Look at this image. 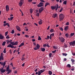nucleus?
I'll return each instance as SVG.
<instances>
[{"label": "nucleus", "instance_id": "nucleus-52", "mask_svg": "<svg viewBox=\"0 0 75 75\" xmlns=\"http://www.w3.org/2000/svg\"><path fill=\"white\" fill-rule=\"evenodd\" d=\"M33 45H34V46H36V44H35V42H33Z\"/></svg>", "mask_w": 75, "mask_h": 75}, {"label": "nucleus", "instance_id": "nucleus-50", "mask_svg": "<svg viewBox=\"0 0 75 75\" xmlns=\"http://www.w3.org/2000/svg\"><path fill=\"white\" fill-rule=\"evenodd\" d=\"M65 36L66 37H68V34L67 33L66 34H65Z\"/></svg>", "mask_w": 75, "mask_h": 75}, {"label": "nucleus", "instance_id": "nucleus-34", "mask_svg": "<svg viewBox=\"0 0 75 75\" xmlns=\"http://www.w3.org/2000/svg\"><path fill=\"white\" fill-rule=\"evenodd\" d=\"M54 48V49H57V46H53Z\"/></svg>", "mask_w": 75, "mask_h": 75}, {"label": "nucleus", "instance_id": "nucleus-28", "mask_svg": "<svg viewBox=\"0 0 75 75\" xmlns=\"http://www.w3.org/2000/svg\"><path fill=\"white\" fill-rule=\"evenodd\" d=\"M6 42H4L2 43L3 46H4L6 44Z\"/></svg>", "mask_w": 75, "mask_h": 75}, {"label": "nucleus", "instance_id": "nucleus-36", "mask_svg": "<svg viewBox=\"0 0 75 75\" xmlns=\"http://www.w3.org/2000/svg\"><path fill=\"white\" fill-rule=\"evenodd\" d=\"M71 61L72 62H75V60H74L73 59H71Z\"/></svg>", "mask_w": 75, "mask_h": 75}, {"label": "nucleus", "instance_id": "nucleus-45", "mask_svg": "<svg viewBox=\"0 0 75 75\" xmlns=\"http://www.w3.org/2000/svg\"><path fill=\"white\" fill-rule=\"evenodd\" d=\"M74 34H75V33H71V35L72 36H73V35H74Z\"/></svg>", "mask_w": 75, "mask_h": 75}, {"label": "nucleus", "instance_id": "nucleus-54", "mask_svg": "<svg viewBox=\"0 0 75 75\" xmlns=\"http://www.w3.org/2000/svg\"><path fill=\"white\" fill-rule=\"evenodd\" d=\"M39 13H38L36 14V16H38V17L39 16Z\"/></svg>", "mask_w": 75, "mask_h": 75}, {"label": "nucleus", "instance_id": "nucleus-42", "mask_svg": "<svg viewBox=\"0 0 75 75\" xmlns=\"http://www.w3.org/2000/svg\"><path fill=\"white\" fill-rule=\"evenodd\" d=\"M13 17H11L10 18V21H11V20H13Z\"/></svg>", "mask_w": 75, "mask_h": 75}, {"label": "nucleus", "instance_id": "nucleus-33", "mask_svg": "<svg viewBox=\"0 0 75 75\" xmlns=\"http://www.w3.org/2000/svg\"><path fill=\"white\" fill-rule=\"evenodd\" d=\"M62 54L63 55H64V56H67V53H63Z\"/></svg>", "mask_w": 75, "mask_h": 75}, {"label": "nucleus", "instance_id": "nucleus-37", "mask_svg": "<svg viewBox=\"0 0 75 75\" xmlns=\"http://www.w3.org/2000/svg\"><path fill=\"white\" fill-rule=\"evenodd\" d=\"M15 32L14 31V30H12L11 31V33L12 34H14V33Z\"/></svg>", "mask_w": 75, "mask_h": 75}, {"label": "nucleus", "instance_id": "nucleus-4", "mask_svg": "<svg viewBox=\"0 0 75 75\" xmlns=\"http://www.w3.org/2000/svg\"><path fill=\"white\" fill-rule=\"evenodd\" d=\"M40 48V45L38 44H37L36 47H35L34 48V50H39Z\"/></svg>", "mask_w": 75, "mask_h": 75}, {"label": "nucleus", "instance_id": "nucleus-19", "mask_svg": "<svg viewBox=\"0 0 75 75\" xmlns=\"http://www.w3.org/2000/svg\"><path fill=\"white\" fill-rule=\"evenodd\" d=\"M57 13L53 14L52 15V17H53V18H55V17H57Z\"/></svg>", "mask_w": 75, "mask_h": 75}, {"label": "nucleus", "instance_id": "nucleus-49", "mask_svg": "<svg viewBox=\"0 0 75 75\" xmlns=\"http://www.w3.org/2000/svg\"><path fill=\"white\" fill-rule=\"evenodd\" d=\"M32 1H33V0H28V2H29V3H30V2Z\"/></svg>", "mask_w": 75, "mask_h": 75}, {"label": "nucleus", "instance_id": "nucleus-63", "mask_svg": "<svg viewBox=\"0 0 75 75\" xmlns=\"http://www.w3.org/2000/svg\"><path fill=\"white\" fill-rule=\"evenodd\" d=\"M41 2H45V1L43 0H40Z\"/></svg>", "mask_w": 75, "mask_h": 75}, {"label": "nucleus", "instance_id": "nucleus-2", "mask_svg": "<svg viewBox=\"0 0 75 75\" xmlns=\"http://www.w3.org/2000/svg\"><path fill=\"white\" fill-rule=\"evenodd\" d=\"M6 72H8L6 73V74H9L10 72H11V70L9 69V66H8V67L6 68Z\"/></svg>", "mask_w": 75, "mask_h": 75}, {"label": "nucleus", "instance_id": "nucleus-38", "mask_svg": "<svg viewBox=\"0 0 75 75\" xmlns=\"http://www.w3.org/2000/svg\"><path fill=\"white\" fill-rule=\"evenodd\" d=\"M6 25H7L8 27H10V25H9V23H6Z\"/></svg>", "mask_w": 75, "mask_h": 75}, {"label": "nucleus", "instance_id": "nucleus-21", "mask_svg": "<svg viewBox=\"0 0 75 75\" xmlns=\"http://www.w3.org/2000/svg\"><path fill=\"white\" fill-rule=\"evenodd\" d=\"M41 21H42V20H41V19H40V21H39L38 23H39V24L40 25H41V24H42V23Z\"/></svg>", "mask_w": 75, "mask_h": 75}, {"label": "nucleus", "instance_id": "nucleus-14", "mask_svg": "<svg viewBox=\"0 0 75 75\" xmlns=\"http://www.w3.org/2000/svg\"><path fill=\"white\" fill-rule=\"evenodd\" d=\"M70 45H75V41H73V42H71L69 43Z\"/></svg>", "mask_w": 75, "mask_h": 75}, {"label": "nucleus", "instance_id": "nucleus-61", "mask_svg": "<svg viewBox=\"0 0 75 75\" xmlns=\"http://www.w3.org/2000/svg\"><path fill=\"white\" fill-rule=\"evenodd\" d=\"M17 71L15 70L14 72V74H17Z\"/></svg>", "mask_w": 75, "mask_h": 75}, {"label": "nucleus", "instance_id": "nucleus-58", "mask_svg": "<svg viewBox=\"0 0 75 75\" xmlns=\"http://www.w3.org/2000/svg\"><path fill=\"white\" fill-rule=\"evenodd\" d=\"M27 25V24L25 23H24L23 24V25Z\"/></svg>", "mask_w": 75, "mask_h": 75}, {"label": "nucleus", "instance_id": "nucleus-46", "mask_svg": "<svg viewBox=\"0 0 75 75\" xmlns=\"http://www.w3.org/2000/svg\"><path fill=\"white\" fill-rule=\"evenodd\" d=\"M50 35H51L52 37H54V33H52Z\"/></svg>", "mask_w": 75, "mask_h": 75}, {"label": "nucleus", "instance_id": "nucleus-51", "mask_svg": "<svg viewBox=\"0 0 75 75\" xmlns=\"http://www.w3.org/2000/svg\"><path fill=\"white\" fill-rule=\"evenodd\" d=\"M25 59V58L24 57H22L21 59L22 61H24V59Z\"/></svg>", "mask_w": 75, "mask_h": 75}, {"label": "nucleus", "instance_id": "nucleus-22", "mask_svg": "<svg viewBox=\"0 0 75 75\" xmlns=\"http://www.w3.org/2000/svg\"><path fill=\"white\" fill-rule=\"evenodd\" d=\"M42 40V39L41 38V37H40V36H38V41H40V40Z\"/></svg>", "mask_w": 75, "mask_h": 75}, {"label": "nucleus", "instance_id": "nucleus-57", "mask_svg": "<svg viewBox=\"0 0 75 75\" xmlns=\"http://www.w3.org/2000/svg\"><path fill=\"white\" fill-rule=\"evenodd\" d=\"M52 39V36L50 35V40Z\"/></svg>", "mask_w": 75, "mask_h": 75}, {"label": "nucleus", "instance_id": "nucleus-9", "mask_svg": "<svg viewBox=\"0 0 75 75\" xmlns=\"http://www.w3.org/2000/svg\"><path fill=\"white\" fill-rule=\"evenodd\" d=\"M24 3V0H20L19 3V6L20 7H21L23 4Z\"/></svg>", "mask_w": 75, "mask_h": 75}, {"label": "nucleus", "instance_id": "nucleus-6", "mask_svg": "<svg viewBox=\"0 0 75 75\" xmlns=\"http://www.w3.org/2000/svg\"><path fill=\"white\" fill-rule=\"evenodd\" d=\"M6 61H5L4 62H0V64H1V66H3V68H4V66L6 65Z\"/></svg>", "mask_w": 75, "mask_h": 75}, {"label": "nucleus", "instance_id": "nucleus-35", "mask_svg": "<svg viewBox=\"0 0 75 75\" xmlns=\"http://www.w3.org/2000/svg\"><path fill=\"white\" fill-rule=\"evenodd\" d=\"M6 49L5 48L4 49V51H3V52L4 54H6Z\"/></svg>", "mask_w": 75, "mask_h": 75}, {"label": "nucleus", "instance_id": "nucleus-1", "mask_svg": "<svg viewBox=\"0 0 75 75\" xmlns=\"http://www.w3.org/2000/svg\"><path fill=\"white\" fill-rule=\"evenodd\" d=\"M58 8V4H56L54 6H51V9L52 10H54L55 9L56 11H57Z\"/></svg>", "mask_w": 75, "mask_h": 75}, {"label": "nucleus", "instance_id": "nucleus-29", "mask_svg": "<svg viewBox=\"0 0 75 75\" xmlns=\"http://www.w3.org/2000/svg\"><path fill=\"white\" fill-rule=\"evenodd\" d=\"M42 73L40 71H38V75H40Z\"/></svg>", "mask_w": 75, "mask_h": 75}, {"label": "nucleus", "instance_id": "nucleus-10", "mask_svg": "<svg viewBox=\"0 0 75 75\" xmlns=\"http://www.w3.org/2000/svg\"><path fill=\"white\" fill-rule=\"evenodd\" d=\"M43 4L42 2H40L39 4L38 5V7H40L43 6Z\"/></svg>", "mask_w": 75, "mask_h": 75}, {"label": "nucleus", "instance_id": "nucleus-43", "mask_svg": "<svg viewBox=\"0 0 75 75\" xmlns=\"http://www.w3.org/2000/svg\"><path fill=\"white\" fill-rule=\"evenodd\" d=\"M47 45L46 44H45L43 45V47H47Z\"/></svg>", "mask_w": 75, "mask_h": 75}, {"label": "nucleus", "instance_id": "nucleus-53", "mask_svg": "<svg viewBox=\"0 0 75 75\" xmlns=\"http://www.w3.org/2000/svg\"><path fill=\"white\" fill-rule=\"evenodd\" d=\"M63 10V8H62L59 11V12H61L62 10Z\"/></svg>", "mask_w": 75, "mask_h": 75}, {"label": "nucleus", "instance_id": "nucleus-60", "mask_svg": "<svg viewBox=\"0 0 75 75\" xmlns=\"http://www.w3.org/2000/svg\"><path fill=\"white\" fill-rule=\"evenodd\" d=\"M24 65H25V63H23L22 64V67H24Z\"/></svg>", "mask_w": 75, "mask_h": 75}, {"label": "nucleus", "instance_id": "nucleus-5", "mask_svg": "<svg viewBox=\"0 0 75 75\" xmlns=\"http://www.w3.org/2000/svg\"><path fill=\"white\" fill-rule=\"evenodd\" d=\"M59 39L61 42L63 43L65 41V39L63 37H59Z\"/></svg>", "mask_w": 75, "mask_h": 75}, {"label": "nucleus", "instance_id": "nucleus-31", "mask_svg": "<svg viewBox=\"0 0 75 75\" xmlns=\"http://www.w3.org/2000/svg\"><path fill=\"white\" fill-rule=\"evenodd\" d=\"M52 54L51 53L49 54V56L51 58V56H52Z\"/></svg>", "mask_w": 75, "mask_h": 75}, {"label": "nucleus", "instance_id": "nucleus-18", "mask_svg": "<svg viewBox=\"0 0 75 75\" xmlns=\"http://www.w3.org/2000/svg\"><path fill=\"white\" fill-rule=\"evenodd\" d=\"M40 50L42 52H44L45 51V49L44 48H40Z\"/></svg>", "mask_w": 75, "mask_h": 75}, {"label": "nucleus", "instance_id": "nucleus-39", "mask_svg": "<svg viewBox=\"0 0 75 75\" xmlns=\"http://www.w3.org/2000/svg\"><path fill=\"white\" fill-rule=\"evenodd\" d=\"M6 39H9V38H10V37L8 36V35H7V36L6 37Z\"/></svg>", "mask_w": 75, "mask_h": 75}, {"label": "nucleus", "instance_id": "nucleus-20", "mask_svg": "<svg viewBox=\"0 0 75 75\" xmlns=\"http://www.w3.org/2000/svg\"><path fill=\"white\" fill-rule=\"evenodd\" d=\"M68 29V26H67L64 28V30L65 31H67V30Z\"/></svg>", "mask_w": 75, "mask_h": 75}, {"label": "nucleus", "instance_id": "nucleus-40", "mask_svg": "<svg viewBox=\"0 0 75 75\" xmlns=\"http://www.w3.org/2000/svg\"><path fill=\"white\" fill-rule=\"evenodd\" d=\"M7 34H8V32H5V36H7Z\"/></svg>", "mask_w": 75, "mask_h": 75}, {"label": "nucleus", "instance_id": "nucleus-59", "mask_svg": "<svg viewBox=\"0 0 75 75\" xmlns=\"http://www.w3.org/2000/svg\"><path fill=\"white\" fill-rule=\"evenodd\" d=\"M32 41L33 42H34V41H35V39H32Z\"/></svg>", "mask_w": 75, "mask_h": 75}, {"label": "nucleus", "instance_id": "nucleus-32", "mask_svg": "<svg viewBox=\"0 0 75 75\" xmlns=\"http://www.w3.org/2000/svg\"><path fill=\"white\" fill-rule=\"evenodd\" d=\"M63 4H67V1H65L63 2Z\"/></svg>", "mask_w": 75, "mask_h": 75}, {"label": "nucleus", "instance_id": "nucleus-48", "mask_svg": "<svg viewBox=\"0 0 75 75\" xmlns=\"http://www.w3.org/2000/svg\"><path fill=\"white\" fill-rule=\"evenodd\" d=\"M24 42H23V43H21V46H23V45H24Z\"/></svg>", "mask_w": 75, "mask_h": 75}, {"label": "nucleus", "instance_id": "nucleus-44", "mask_svg": "<svg viewBox=\"0 0 75 75\" xmlns=\"http://www.w3.org/2000/svg\"><path fill=\"white\" fill-rule=\"evenodd\" d=\"M67 66L68 67H69V68H71V65L69 64H67Z\"/></svg>", "mask_w": 75, "mask_h": 75}, {"label": "nucleus", "instance_id": "nucleus-55", "mask_svg": "<svg viewBox=\"0 0 75 75\" xmlns=\"http://www.w3.org/2000/svg\"><path fill=\"white\" fill-rule=\"evenodd\" d=\"M25 37H27V38H28V37H29V36H28V35H25Z\"/></svg>", "mask_w": 75, "mask_h": 75}, {"label": "nucleus", "instance_id": "nucleus-8", "mask_svg": "<svg viewBox=\"0 0 75 75\" xmlns=\"http://www.w3.org/2000/svg\"><path fill=\"white\" fill-rule=\"evenodd\" d=\"M1 60H4V56H3V54L2 53L1 54L0 56V61H1Z\"/></svg>", "mask_w": 75, "mask_h": 75}, {"label": "nucleus", "instance_id": "nucleus-56", "mask_svg": "<svg viewBox=\"0 0 75 75\" xmlns=\"http://www.w3.org/2000/svg\"><path fill=\"white\" fill-rule=\"evenodd\" d=\"M47 47H50V46L49 45H48V44H47Z\"/></svg>", "mask_w": 75, "mask_h": 75}, {"label": "nucleus", "instance_id": "nucleus-47", "mask_svg": "<svg viewBox=\"0 0 75 75\" xmlns=\"http://www.w3.org/2000/svg\"><path fill=\"white\" fill-rule=\"evenodd\" d=\"M69 22H67L66 23V25H69Z\"/></svg>", "mask_w": 75, "mask_h": 75}, {"label": "nucleus", "instance_id": "nucleus-13", "mask_svg": "<svg viewBox=\"0 0 75 75\" xmlns=\"http://www.w3.org/2000/svg\"><path fill=\"white\" fill-rule=\"evenodd\" d=\"M6 11L7 12L8 11H9V6H8V5H7L6 6Z\"/></svg>", "mask_w": 75, "mask_h": 75}, {"label": "nucleus", "instance_id": "nucleus-16", "mask_svg": "<svg viewBox=\"0 0 75 75\" xmlns=\"http://www.w3.org/2000/svg\"><path fill=\"white\" fill-rule=\"evenodd\" d=\"M16 28L17 30L19 31H21V30H20V28L18 26L16 25Z\"/></svg>", "mask_w": 75, "mask_h": 75}, {"label": "nucleus", "instance_id": "nucleus-12", "mask_svg": "<svg viewBox=\"0 0 75 75\" xmlns=\"http://www.w3.org/2000/svg\"><path fill=\"white\" fill-rule=\"evenodd\" d=\"M5 38L4 36L2 35V34H0V39H1V40H4Z\"/></svg>", "mask_w": 75, "mask_h": 75}, {"label": "nucleus", "instance_id": "nucleus-26", "mask_svg": "<svg viewBox=\"0 0 75 75\" xmlns=\"http://www.w3.org/2000/svg\"><path fill=\"white\" fill-rule=\"evenodd\" d=\"M54 30L53 29H51L50 30V33H54Z\"/></svg>", "mask_w": 75, "mask_h": 75}, {"label": "nucleus", "instance_id": "nucleus-27", "mask_svg": "<svg viewBox=\"0 0 75 75\" xmlns=\"http://www.w3.org/2000/svg\"><path fill=\"white\" fill-rule=\"evenodd\" d=\"M48 5H49V3L47 2L45 4V7H46V6H47Z\"/></svg>", "mask_w": 75, "mask_h": 75}, {"label": "nucleus", "instance_id": "nucleus-3", "mask_svg": "<svg viewBox=\"0 0 75 75\" xmlns=\"http://www.w3.org/2000/svg\"><path fill=\"white\" fill-rule=\"evenodd\" d=\"M59 18L60 19L59 21H61V20H63L64 18V15L63 14H60L59 15Z\"/></svg>", "mask_w": 75, "mask_h": 75}, {"label": "nucleus", "instance_id": "nucleus-23", "mask_svg": "<svg viewBox=\"0 0 75 75\" xmlns=\"http://www.w3.org/2000/svg\"><path fill=\"white\" fill-rule=\"evenodd\" d=\"M48 74L49 75H52V72L51 71H49Z\"/></svg>", "mask_w": 75, "mask_h": 75}, {"label": "nucleus", "instance_id": "nucleus-41", "mask_svg": "<svg viewBox=\"0 0 75 75\" xmlns=\"http://www.w3.org/2000/svg\"><path fill=\"white\" fill-rule=\"evenodd\" d=\"M59 29H60V30H61L62 31H63V28H62V27H60L59 28Z\"/></svg>", "mask_w": 75, "mask_h": 75}, {"label": "nucleus", "instance_id": "nucleus-15", "mask_svg": "<svg viewBox=\"0 0 75 75\" xmlns=\"http://www.w3.org/2000/svg\"><path fill=\"white\" fill-rule=\"evenodd\" d=\"M7 47H9L10 48H14V46L12 45L11 44H10L8 45Z\"/></svg>", "mask_w": 75, "mask_h": 75}, {"label": "nucleus", "instance_id": "nucleus-30", "mask_svg": "<svg viewBox=\"0 0 75 75\" xmlns=\"http://www.w3.org/2000/svg\"><path fill=\"white\" fill-rule=\"evenodd\" d=\"M30 13H31V14H32V13H33V9H30Z\"/></svg>", "mask_w": 75, "mask_h": 75}, {"label": "nucleus", "instance_id": "nucleus-64", "mask_svg": "<svg viewBox=\"0 0 75 75\" xmlns=\"http://www.w3.org/2000/svg\"><path fill=\"white\" fill-rule=\"evenodd\" d=\"M6 23L4 24L3 25L4 26V27H6Z\"/></svg>", "mask_w": 75, "mask_h": 75}, {"label": "nucleus", "instance_id": "nucleus-7", "mask_svg": "<svg viewBox=\"0 0 75 75\" xmlns=\"http://www.w3.org/2000/svg\"><path fill=\"white\" fill-rule=\"evenodd\" d=\"M11 44L12 45H18V42L16 41L15 42H11Z\"/></svg>", "mask_w": 75, "mask_h": 75}, {"label": "nucleus", "instance_id": "nucleus-11", "mask_svg": "<svg viewBox=\"0 0 75 75\" xmlns=\"http://www.w3.org/2000/svg\"><path fill=\"white\" fill-rule=\"evenodd\" d=\"M43 10H44V8L43 7H41L39 9V12L40 13H41Z\"/></svg>", "mask_w": 75, "mask_h": 75}, {"label": "nucleus", "instance_id": "nucleus-62", "mask_svg": "<svg viewBox=\"0 0 75 75\" xmlns=\"http://www.w3.org/2000/svg\"><path fill=\"white\" fill-rule=\"evenodd\" d=\"M47 38L48 39H50V36L47 35Z\"/></svg>", "mask_w": 75, "mask_h": 75}, {"label": "nucleus", "instance_id": "nucleus-25", "mask_svg": "<svg viewBox=\"0 0 75 75\" xmlns=\"http://www.w3.org/2000/svg\"><path fill=\"white\" fill-rule=\"evenodd\" d=\"M12 41V40H9V41H8L7 42V44H8V43H9V42L10 43V44H11V42Z\"/></svg>", "mask_w": 75, "mask_h": 75}, {"label": "nucleus", "instance_id": "nucleus-24", "mask_svg": "<svg viewBox=\"0 0 75 75\" xmlns=\"http://www.w3.org/2000/svg\"><path fill=\"white\" fill-rule=\"evenodd\" d=\"M40 71L41 72V73H43V72H44L45 71V69L40 70Z\"/></svg>", "mask_w": 75, "mask_h": 75}, {"label": "nucleus", "instance_id": "nucleus-17", "mask_svg": "<svg viewBox=\"0 0 75 75\" xmlns=\"http://www.w3.org/2000/svg\"><path fill=\"white\" fill-rule=\"evenodd\" d=\"M1 71L2 73H4L6 72V70L5 69H3V68L1 69Z\"/></svg>", "mask_w": 75, "mask_h": 75}]
</instances>
